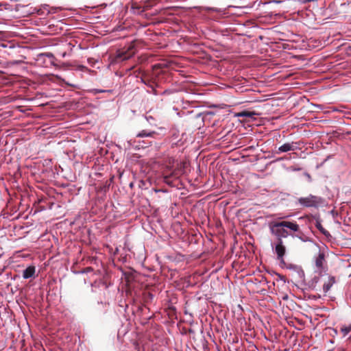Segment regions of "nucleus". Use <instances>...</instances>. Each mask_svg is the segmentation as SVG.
I'll return each instance as SVG.
<instances>
[{
  "label": "nucleus",
  "mask_w": 351,
  "mask_h": 351,
  "mask_svg": "<svg viewBox=\"0 0 351 351\" xmlns=\"http://www.w3.org/2000/svg\"><path fill=\"white\" fill-rule=\"evenodd\" d=\"M269 229L271 234L282 240L289 236L294 237L295 233H301L299 225L295 221H291L271 222Z\"/></svg>",
  "instance_id": "f257e3e1"
},
{
  "label": "nucleus",
  "mask_w": 351,
  "mask_h": 351,
  "mask_svg": "<svg viewBox=\"0 0 351 351\" xmlns=\"http://www.w3.org/2000/svg\"><path fill=\"white\" fill-rule=\"evenodd\" d=\"M139 44L140 41L133 40L128 46L124 47L121 49H119L114 57L115 61H124L132 58L137 52Z\"/></svg>",
  "instance_id": "f03ea898"
},
{
  "label": "nucleus",
  "mask_w": 351,
  "mask_h": 351,
  "mask_svg": "<svg viewBox=\"0 0 351 351\" xmlns=\"http://www.w3.org/2000/svg\"><path fill=\"white\" fill-rule=\"evenodd\" d=\"M322 280V281L324 282L323 284V292L324 293H326L331 288V287L335 284V278L334 276H321L320 277H314L311 282V287L313 289L315 290H319L318 289L317 284V282Z\"/></svg>",
  "instance_id": "7ed1b4c3"
},
{
  "label": "nucleus",
  "mask_w": 351,
  "mask_h": 351,
  "mask_svg": "<svg viewBox=\"0 0 351 351\" xmlns=\"http://www.w3.org/2000/svg\"><path fill=\"white\" fill-rule=\"evenodd\" d=\"M298 202L306 207H317L322 204L323 200L320 197L310 195L306 197L299 198Z\"/></svg>",
  "instance_id": "20e7f679"
},
{
  "label": "nucleus",
  "mask_w": 351,
  "mask_h": 351,
  "mask_svg": "<svg viewBox=\"0 0 351 351\" xmlns=\"http://www.w3.org/2000/svg\"><path fill=\"white\" fill-rule=\"evenodd\" d=\"M277 243L275 247V252L277 255V259L280 261V263H285L284 256L286 252L285 246L283 245V241L280 238L276 239Z\"/></svg>",
  "instance_id": "39448f33"
},
{
  "label": "nucleus",
  "mask_w": 351,
  "mask_h": 351,
  "mask_svg": "<svg viewBox=\"0 0 351 351\" xmlns=\"http://www.w3.org/2000/svg\"><path fill=\"white\" fill-rule=\"evenodd\" d=\"M326 264L325 254L323 252H319L318 254L315 256V265L317 271L321 274Z\"/></svg>",
  "instance_id": "423d86ee"
},
{
  "label": "nucleus",
  "mask_w": 351,
  "mask_h": 351,
  "mask_svg": "<svg viewBox=\"0 0 351 351\" xmlns=\"http://www.w3.org/2000/svg\"><path fill=\"white\" fill-rule=\"evenodd\" d=\"M297 147L295 146V143H287L283 144L282 145L280 146L276 151L277 154L281 153V152H287L289 151H294Z\"/></svg>",
  "instance_id": "0eeeda50"
},
{
  "label": "nucleus",
  "mask_w": 351,
  "mask_h": 351,
  "mask_svg": "<svg viewBox=\"0 0 351 351\" xmlns=\"http://www.w3.org/2000/svg\"><path fill=\"white\" fill-rule=\"evenodd\" d=\"M36 268L33 265L27 267L23 272V277L25 279L32 278L34 276Z\"/></svg>",
  "instance_id": "6e6552de"
},
{
  "label": "nucleus",
  "mask_w": 351,
  "mask_h": 351,
  "mask_svg": "<svg viewBox=\"0 0 351 351\" xmlns=\"http://www.w3.org/2000/svg\"><path fill=\"white\" fill-rule=\"evenodd\" d=\"M156 134L157 133L155 131H147L146 130H143L136 134V137H154Z\"/></svg>",
  "instance_id": "1a4fd4ad"
},
{
  "label": "nucleus",
  "mask_w": 351,
  "mask_h": 351,
  "mask_svg": "<svg viewBox=\"0 0 351 351\" xmlns=\"http://www.w3.org/2000/svg\"><path fill=\"white\" fill-rule=\"evenodd\" d=\"M131 10H132L133 13L136 14H141L145 12V8H143L142 5H140L136 3H134L132 4Z\"/></svg>",
  "instance_id": "9d476101"
},
{
  "label": "nucleus",
  "mask_w": 351,
  "mask_h": 351,
  "mask_svg": "<svg viewBox=\"0 0 351 351\" xmlns=\"http://www.w3.org/2000/svg\"><path fill=\"white\" fill-rule=\"evenodd\" d=\"M184 168V164L180 165V167H178V169H176L173 170L168 175L171 176V178H178L180 176V173H182Z\"/></svg>",
  "instance_id": "9b49d317"
},
{
  "label": "nucleus",
  "mask_w": 351,
  "mask_h": 351,
  "mask_svg": "<svg viewBox=\"0 0 351 351\" xmlns=\"http://www.w3.org/2000/svg\"><path fill=\"white\" fill-rule=\"evenodd\" d=\"M163 181L169 185H172V181L171 180V176L165 171L163 174Z\"/></svg>",
  "instance_id": "f8f14e48"
},
{
  "label": "nucleus",
  "mask_w": 351,
  "mask_h": 351,
  "mask_svg": "<svg viewBox=\"0 0 351 351\" xmlns=\"http://www.w3.org/2000/svg\"><path fill=\"white\" fill-rule=\"evenodd\" d=\"M141 80H142V82H143L145 84H146V85H147V86H149L152 87V88H154V86H153L154 82H153L151 80L146 79L145 77H142V78H141Z\"/></svg>",
  "instance_id": "ddd939ff"
},
{
  "label": "nucleus",
  "mask_w": 351,
  "mask_h": 351,
  "mask_svg": "<svg viewBox=\"0 0 351 351\" xmlns=\"http://www.w3.org/2000/svg\"><path fill=\"white\" fill-rule=\"evenodd\" d=\"M241 116L246 117H252L255 115V112H249V111H243L240 114Z\"/></svg>",
  "instance_id": "4468645a"
},
{
  "label": "nucleus",
  "mask_w": 351,
  "mask_h": 351,
  "mask_svg": "<svg viewBox=\"0 0 351 351\" xmlns=\"http://www.w3.org/2000/svg\"><path fill=\"white\" fill-rule=\"evenodd\" d=\"M316 227L317 228V229L321 232H322L324 235H328L329 234L327 230H326L322 226L318 223L317 225H316Z\"/></svg>",
  "instance_id": "2eb2a0df"
},
{
  "label": "nucleus",
  "mask_w": 351,
  "mask_h": 351,
  "mask_svg": "<svg viewBox=\"0 0 351 351\" xmlns=\"http://www.w3.org/2000/svg\"><path fill=\"white\" fill-rule=\"evenodd\" d=\"M341 330L344 336L347 335L351 331V325L349 327L342 328Z\"/></svg>",
  "instance_id": "dca6fc26"
},
{
  "label": "nucleus",
  "mask_w": 351,
  "mask_h": 351,
  "mask_svg": "<svg viewBox=\"0 0 351 351\" xmlns=\"http://www.w3.org/2000/svg\"><path fill=\"white\" fill-rule=\"evenodd\" d=\"M143 8H145V11L149 10L151 7H152V5L150 4V2L149 1H147L144 5H143Z\"/></svg>",
  "instance_id": "f3484780"
},
{
  "label": "nucleus",
  "mask_w": 351,
  "mask_h": 351,
  "mask_svg": "<svg viewBox=\"0 0 351 351\" xmlns=\"http://www.w3.org/2000/svg\"><path fill=\"white\" fill-rule=\"evenodd\" d=\"M22 62H23V60H14V61L12 62V64H21Z\"/></svg>",
  "instance_id": "a211bd4d"
},
{
  "label": "nucleus",
  "mask_w": 351,
  "mask_h": 351,
  "mask_svg": "<svg viewBox=\"0 0 351 351\" xmlns=\"http://www.w3.org/2000/svg\"><path fill=\"white\" fill-rule=\"evenodd\" d=\"M106 90H97V93H104V92H106Z\"/></svg>",
  "instance_id": "6ab92c4d"
},
{
  "label": "nucleus",
  "mask_w": 351,
  "mask_h": 351,
  "mask_svg": "<svg viewBox=\"0 0 351 351\" xmlns=\"http://www.w3.org/2000/svg\"><path fill=\"white\" fill-rule=\"evenodd\" d=\"M46 56H47V57H51V56H52V54H51V53H46Z\"/></svg>",
  "instance_id": "aec40b11"
},
{
  "label": "nucleus",
  "mask_w": 351,
  "mask_h": 351,
  "mask_svg": "<svg viewBox=\"0 0 351 351\" xmlns=\"http://www.w3.org/2000/svg\"><path fill=\"white\" fill-rule=\"evenodd\" d=\"M66 54V52H63V53H62V56L64 58V57H65Z\"/></svg>",
  "instance_id": "412c9836"
},
{
  "label": "nucleus",
  "mask_w": 351,
  "mask_h": 351,
  "mask_svg": "<svg viewBox=\"0 0 351 351\" xmlns=\"http://www.w3.org/2000/svg\"><path fill=\"white\" fill-rule=\"evenodd\" d=\"M149 296L150 297H152V293H149Z\"/></svg>",
  "instance_id": "4be33fe9"
}]
</instances>
